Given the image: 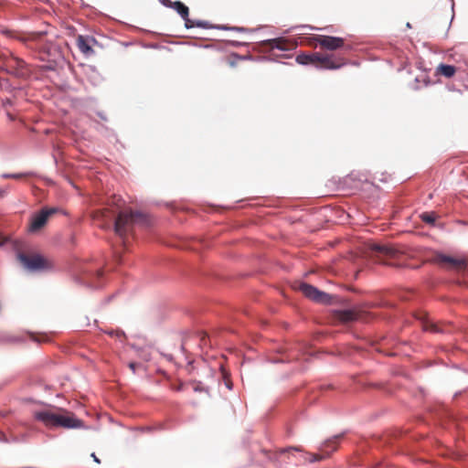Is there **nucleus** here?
Returning a JSON list of instances; mask_svg holds the SVG:
<instances>
[{"label": "nucleus", "mask_w": 468, "mask_h": 468, "mask_svg": "<svg viewBox=\"0 0 468 468\" xmlns=\"http://www.w3.org/2000/svg\"><path fill=\"white\" fill-rule=\"evenodd\" d=\"M337 318L345 323L353 322L364 318L365 313L357 309L343 310L337 313Z\"/></svg>", "instance_id": "obj_13"}, {"label": "nucleus", "mask_w": 468, "mask_h": 468, "mask_svg": "<svg viewBox=\"0 0 468 468\" xmlns=\"http://www.w3.org/2000/svg\"><path fill=\"white\" fill-rule=\"evenodd\" d=\"M166 5L171 7V8H173V9H175L181 16V17L185 21V26H186V28H192V27H201V28H209L210 27L209 23L207 22V21H201V20L193 21V20H191L188 17L189 9L182 2H180V1H175V2L168 1V4H166Z\"/></svg>", "instance_id": "obj_7"}, {"label": "nucleus", "mask_w": 468, "mask_h": 468, "mask_svg": "<svg viewBox=\"0 0 468 468\" xmlns=\"http://www.w3.org/2000/svg\"><path fill=\"white\" fill-rule=\"evenodd\" d=\"M4 341L10 344L19 343L22 341V338L16 335H6L4 336Z\"/></svg>", "instance_id": "obj_20"}, {"label": "nucleus", "mask_w": 468, "mask_h": 468, "mask_svg": "<svg viewBox=\"0 0 468 468\" xmlns=\"http://www.w3.org/2000/svg\"><path fill=\"white\" fill-rule=\"evenodd\" d=\"M226 385H227L228 388H230V385L228 382L226 383Z\"/></svg>", "instance_id": "obj_29"}, {"label": "nucleus", "mask_w": 468, "mask_h": 468, "mask_svg": "<svg viewBox=\"0 0 468 468\" xmlns=\"http://www.w3.org/2000/svg\"><path fill=\"white\" fill-rule=\"evenodd\" d=\"M340 439V435L334 436L333 438L328 439L322 444L320 450L324 452L326 454V456H329L331 452H335L337 449V445L339 443Z\"/></svg>", "instance_id": "obj_15"}, {"label": "nucleus", "mask_w": 468, "mask_h": 468, "mask_svg": "<svg viewBox=\"0 0 468 468\" xmlns=\"http://www.w3.org/2000/svg\"><path fill=\"white\" fill-rule=\"evenodd\" d=\"M116 201H121V198H116V197H112V203H115Z\"/></svg>", "instance_id": "obj_27"}, {"label": "nucleus", "mask_w": 468, "mask_h": 468, "mask_svg": "<svg viewBox=\"0 0 468 468\" xmlns=\"http://www.w3.org/2000/svg\"><path fill=\"white\" fill-rule=\"evenodd\" d=\"M294 288L300 291L305 297L314 302L328 303L330 301V296L327 293L319 291L317 288L311 284L299 282L295 284Z\"/></svg>", "instance_id": "obj_8"}, {"label": "nucleus", "mask_w": 468, "mask_h": 468, "mask_svg": "<svg viewBox=\"0 0 468 468\" xmlns=\"http://www.w3.org/2000/svg\"><path fill=\"white\" fill-rule=\"evenodd\" d=\"M420 218L423 222L428 224H433L436 220V215L434 213L425 212L420 215Z\"/></svg>", "instance_id": "obj_19"}, {"label": "nucleus", "mask_w": 468, "mask_h": 468, "mask_svg": "<svg viewBox=\"0 0 468 468\" xmlns=\"http://www.w3.org/2000/svg\"><path fill=\"white\" fill-rule=\"evenodd\" d=\"M420 320H421V326H422V329L424 331H429V332H431V333H439V332H441L438 324L429 321L424 316L423 317L422 316L420 317Z\"/></svg>", "instance_id": "obj_17"}, {"label": "nucleus", "mask_w": 468, "mask_h": 468, "mask_svg": "<svg viewBox=\"0 0 468 468\" xmlns=\"http://www.w3.org/2000/svg\"><path fill=\"white\" fill-rule=\"evenodd\" d=\"M183 388V384L178 385L176 388H175L176 390L180 391Z\"/></svg>", "instance_id": "obj_26"}, {"label": "nucleus", "mask_w": 468, "mask_h": 468, "mask_svg": "<svg viewBox=\"0 0 468 468\" xmlns=\"http://www.w3.org/2000/svg\"><path fill=\"white\" fill-rule=\"evenodd\" d=\"M433 261L446 268L462 271L466 268L467 262L464 259L454 258L441 253L434 256Z\"/></svg>", "instance_id": "obj_10"}, {"label": "nucleus", "mask_w": 468, "mask_h": 468, "mask_svg": "<svg viewBox=\"0 0 468 468\" xmlns=\"http://www.w3.org/2000/svg\"><path fill=\"white\" fill-rule=\"evenodd\" d=\"M18 259L23 266L31 271L48 270L52 267L51 262L39 254L19 253Z\"/></svg>", "instance_id": "obj_5"}, {"label": "nucleus", "mask_w": 468, "mask_h": 468, "mask_svg": "<svg viewBox=\"0 0 468 468\" xmlns=\"http://www.w3.org/2000/svg\"><path fill=\"white\" fill-rule=\"evenodd\" d=\"M456 72V69L452 65L440 64L437 68V73L447 78L452 77Z\"/></svg>", "instance_id": "obj_16"}, {"label": "nucleus", "mask_w": 468, "mask_h": 468, "mask_svg": "<svg viewBox=\"0 0 468 468\" xmlns=\"http://www.w3.org/2000/svg\"><path fill=\"white\" fill-rule=\"evenodd\" d=\"M312 42L315 46L319 45L321 48L330 51L340 48L350 49V46H346L345 39L338 37L315 35L312 37Z\"/></svg>", "instance_id": "obj_6"}, {"label": "nucleus", "mask_w": 468, "mask_h": 468, "mask_svg": "<svg viewBox=\"0 0 468 468\" xmlns=\"http://www.w3.org/2000/svg\"><path fill=\"white\" fill-rule=\"evenodd\" d=\"M326 454L325 455H323V454H310V458H309V462L313 463V462H319V461H322L324 460V458H326Z\"/></svg>", "instance_id": "obj_22"}, {"label": "nucleus", "mask_w": 468, "mask_h": 468, "mask_svg": "<svg viewBox=\"0 0 468 468\" xmlns=\"http://www.w3.org/2000/svg\"><path fill=\"white\" fill-rule=\"evenodd\" d=\"M108 213H109V209L108 208H104L102 211H101V214L102 217H109L108 216Z\"/></svg>", "instance_id": "obj_24"}, {"label": "nucleus", "mask_w": 468, "mask_h": 468, "mask_svg": "<svg viewBox=\"0 0 468 468\" xmlns=\"http://www.w3.org/2000/svg\"><path fill=\"white\" fill-rule=\"evenodd\" d=\"M96 39L92 37H84L79 35L76 39V44L80 51L85 56H90L94 53L92 46L96 43Z\"/></svg>", "instance_id": "obj_11"}, {"label": "nucleus", "mask_w": 468, "mask_h": 468, "mask_svg": "<svg viewBox=\"0 0 468 468\" xmlns=\"http://www.w3.org/2000/svg\"><path fill=\"white\" fill-rule=\"evenodd\" d=\"M91 457L93 458L94 462H96L97 463H101L100 459L95 455V453H91Z\"/></svg>", "instance_id": "obj_25"}, {"label": "nucleus", "mask_w": 468, "mask_h": 468, "mask_svg": "<svg viewBox=\"0 0 468 468\" xmlns=\"http://www.w3.org/2000/svg\"><path fill=\"white\" fill-rule=\"evenodd\" d=\"M407 27H411L410 23H407Z\"/></svg>", "instance_id": "obj_30"}, {"label": "nucleus", "mask_w": 468, "mask_h": 468, "mask_svg": "<svg viewBox=\"0 0 468 468\" xmlns=\"http://www.w3.org/2000/svg\"><path fill=\"white\" fill-rule=\"evenodd\" d=\"M3 243H4V240H1V239H0V245H2Z\"/></svg>", "instance_id": "obj_31"}, {"label": "nucleus", "mask_w": 468, "mask_h": 468, "mask_svg": "<svg viewBox=\"0 0 468 468\" xmlns=\"http://www.w3.org/2000/svg\"><path fill=\"white\" fill-rule=\"evenodd\" d=\"M139 366L138 363H135V362H131L129 363V367L132 369V371L134 373L135 372V369L136 367Z\"/></svg>", "instance_id": "obj_23"}, {"label": "nucleus", "mask_w": 468, "mask_h": 468, "mask_svg": "<svg viewBox=\"0 0 468 468\" xmlns=\"http://www.w3.org/2000/svg\"><path fill=\"white\" fill-rule=\"evenodd\" d=\"M373 250L386 255H393L394 253L392 249L381 245H374Z\"/></svg>", "instance_id": "obj_18"}, {"label": "nucleus", "mask_w": 468, "mask_h": 468, "mask_svg": "<svg viewBox=\"0 0 468 468\" xmlns=\"http://www.w3.org/2000/svg\"><path fill=\"white\" fill-rule=\"evenodd\" d=\"M37 420L48 427H63L66 429L80 428L82 421L74 417V414L64 411L63 414L52 410H42L35 413Z\"/></svg>", "instance_id": "obj_1"}, {"label": "nucleus", "mask_w": 468, "mask_h": 468, "mask_svg": "<svg viewBox=\"0 0 468 468\" xmlns=\"http://www.w3.org/2000/svg\"><path fill=\"white\" fill-rule=\"evenodd\" d=\"M146 222L145 215L138 211L125 210L118 213L114 222V231L120 237L127 235L135 225Z\"/></svg>", "instance_id": "obj_4"}, {"label": "nucleus", "mask_w": 468, "mask_h": 468, "mask_svg": "<svg viewBox=\"0 0 468 468\" xmlns=\"http://www.w3.org/2000/svg\"><path fill=\"white\" fill-rule=\"evenodd\" d=\"M58 211L57 207H44L38 213L35 214L31 219L29 230L32 232L42 229L48 218Z\"/></svg>", "instance_id": "obj_9"}, {"label": "nucleus", "mask_w": 468, "mask_h": 468, "mask_svg": "<svg viewBox=\"0 0 468 468\" xmlns=\"http://www.w3.org/2000/svg\"><path fill=\"white\" fill-rule=\"evenodd\" d=\"M267 45L271 50L275 48L279 50H290L293 48V45L284 38L269 39Z\"/></svg>", "instance_id": "obj_14"}, {"label": "nucleus", "mask_w": 468, "mask_h": 468, "mask_svg": "<svg viewBox=\"0 0 468 468\" xmlns=\"http://www.w3.org/2000/svg\"><path fill=\"white\" fill-rule=\"evenodd\" d=\"M296 61L302 65L313 64L321 69H337L346 65L344 58L335 57L334 55H321L319 53L299 54L296 57Z\"/></svg>", "instance_id": "obj_3"}, {"label": "nucleus", "mask_w": 468, "mask_h": 468, "mask_svg": "<svg viewBox=\"0 0 468 468\" xmlns=\"http://www.w3.org/2000/svg\"><path fill=\"white\" fill-rule=\"evenodd\" d=\"M5 195V191L0 187V197H3Z\"/></svg>", "instance_id": "obj_28"}, {"label": "nucleus", "mask_w": 468, "mask_h": 468, "mask_svg": "<svg viewBox=\"0 0 468 468\" xmlns=\"http://www.w3.org/2000/svg\"><path fill=\"white\" fill-rule=\"evenodd\" d=\"M4 34L7 35L10 37L16 38L20 42L27 45L29 47V43L37 41L43 35L42 33H21L6 30Z\"/></svg>", "instance_id": "obj_12"}, {"label": "nucleus", "mask_w": 468, "mask_h": 468, "mask_svg": "<svg viewBox=\"0 0 468 468\" xmlns=\"http://www.w3.org/2000/svg\"><path fill=\"white\" fill-rule=\"evenodd\" d=\"M30 174H5L3 177L5 178H13V179H20L22 177L28 176Z\"/></svg>", "instance_id": "obj_21"}, {"label": "nucleus", "mask_w": 468, "mask_h": 468, "mask_svg": "<svg viewBox=\"0 0 468 468\" xmlns=\"http://www.w3.org/2000/svg\"><path fill=\"white\" fill-rule=\"evenodd\" d=\"M0 69L19 79H25L31 73L29 65L9 50L0 53Z\"/></svg>", "instance_id": "obj_2"}]
</instances>
